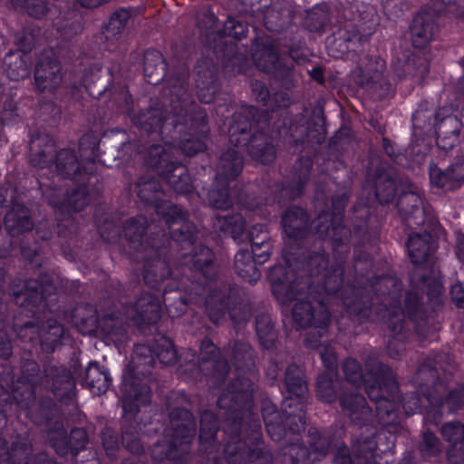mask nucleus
<instances>
[{
    "mask_svg": "<svg viewBox=\"0 0 464 464\" xmlns=\"http://www.w3.org/2000/svg\"><path fill=\"white\" fill-rule=\"evenodd\" d=\"M81 368L78 361L70 368L52 361L44 363L43 372L44 382L50 391L61 402L69 404L76 394V381L73 373Z\"/></svg>",
    "mask_w": 464,
    "mask_h": 464,
    "instance_id": "nucleus-22",
    "label": "nucleus"
},
{
    "mask_svg": "<svg viewBox=\"0 0 464 464\" xmlns=\"http://www.w3.org/2000/svg\"><path fill=\"white\" fill-rule=\"evenodd\" d=\"M429 177L431 187L445 191H453L464 184V159L450 164L446 169H441L434 162L429 167Z\"/></svg>",
    "mask_w": 464,
    "mask_h": 464,
    "instance_id": "nucleus-33",
    "label": "nucleus"
},
{
    "mask_svg": "<svg viewBox=\"0 0 464 464\" xmlns=\"http://www.w3.org/2000/svg\"><path fill=\"white\" fill-rule=\"evenodd\" d=\"M136 15L135 9L131 6L119 7L110 15L104 25L105 33L113 37L121 35L126 30L129 22Z\"/></svg>",
    "mask_w": 464,
    "mask_h": 464,
    "instance_id": "nucleus-58",
    "label": "nucleus"
},
{
    "mask_svg": "<svg viewBox=\"0 0 464 464\" xmlns=\"http://www.w3.org/2000/svg\"><path fill=\"white\" fill-rule=\"evenodd\" d=\"M281 453L285 464H310L312 454L304 441L298 439L283 446Z\"/></svg>",
    "mask_w": 464,
    "mask_h": 464,
    "instance_id": "nucleus-59",
    "label": "nucleus"
},
{
    "mask_svg": "<svg viewBox=\"0 0 464 464\" xmlns=\"http://www.w3.org/2000/svg\"><path fill=\"white\" fill-rule=\"evenodd\" d=\"M440 433L450 444L447 452L449 464H464V424L458 420L445 422Z\"/></svg>",
    "mask_w": 464,
    "mask_h": 464,
    "instance_id": "nucleus-39",
    "label": "nucleus"
},
{
    "mask_svg": "<svg viewBox=\"0 0 464 464\" xmlns=\"http://www.w3.org/2000/svg\"><path fill=\"white\" fill-rule=\"evenodd\" d=\"M339 400L343 412L353 424L358 425L360 429L370 425L372 410L362 394L353 392L343 394Z\"/></svg>",
    "mask_w": 464,
    "mask_h": 464,
    "instance_id": "nucleus-42",
    "label": "nucleus"
},
{
    "mask_svg": "<svg viewBox=\"0 0 464 464\" xmlns=\"http://www.w3.org/2000/svg\"><path fill=\"white\" fill-rule=\"evenodd\" d=\"M264 26L274 34H281L293 24L295 12L286 0H277L260 12Z\"/></svg>",
    "mask_w": 464,
    "mask_h": 464,
    "instance_id": "nucleus-34",
    "label": "nucleus"
},
{
    "mask_svg": "<svg viewBox=\"0 0 464 464\" xmlns=\"http://www.w3.org/2000/svg\"><path fill=\"white\" fill-rule=\"evenodd\" d=\"M436 144L444 151H449L464 139V104L461 108V118L455 114H444L437 111L434 116Z\"/></svg>",
    "mask_w": 464,
    "mask_h": 464,
    "instance_id": "nucleus-27",
    "label": "nucleus"
},
{
    "mask_svg": "<svg viewBox=\"0 0 464 464\" xmlns=\"http://www.w3.org/2000/svg\"><path fill=\"white\" fill-rule=\"evenodd\" d=\"M123 423L121 425V443L132 454L140 455L144 451L140 438V425L135 420L138 412L126 411L123 408Z\"/></svg>",
    "mask_w": 464,
    "mask_h": 464,
    "instance_id": "nucleus-47",
    "label": "nucleus"
},
{
    "mask_svg": "<svg viewBox=\"0 0 464 464\" xmlns=\"http://www.w3.org/2000/svg\"><path fill=\"white\" fill-rule=\"evenodd\" d=\"M437 28L435 20L428 13L417 14L410 26L412 46L420 50L425 48L433 38Z\"/></svg>",
    "mask_w": 464,
    "mask_h": 464,
    "instance_id": "nucleus-44",
    "label": "nucleus"
},
{
    "mask_svg": "<svg viewBox=\"0 0 464 464\" xmlns=\"http://www.w3.org/2000/svg\"><path fill=\"white\" fill-rule=\"evenodd\" d=\"M104 34L93 36L92 41L72 61L74 82L82 85L89 96L100 99L106 95V107L118 114H124L141 132L140 138L130 143L131 153L139 156L145 167L156 172L177 193L193 191V180L186 165L174 160V150L192 157L207 150L209 135L208 117L188 91V69L183 64L170 72L163 54L149 48L143 54V73L151 85L165 83L162 103L164 111L150 108L134 114V102L126 85L113 82L95 92L93 85L100 79L102 65L97 61L107 50Z\"/></svg>",
    "mask_w": 464,
    "mask_h": 464,
    "instance_id": "nucleus-1",
    "label": "nucleus"
},
{
    "mask_svg": "<svg viewBox=\"0 0 464 464\" xmlns=\"http://www.w3.org/2000/svg\"><path fill=\"white\" fill-rule=\"evenodd\" d=\"M225 353L234 364L237 376L227 384L218 399L219 409H238L248 406L257 381L256 353L251 344L241 339L231 340Z\"/></svg>",
    "mask_w": 464,
    "mask_h": 464,
    "instance_id": "nucleus-11",
    "label": "nucleus"
},
{
    "mask_svg": "<svg viewBox=\"0 0 464 464\" xmlns=\"http://www.w3.org/2000/svg\"><path fill=\"white\" fill-rule=\"evenodd\" d=\"M256 330L261 345L266 349L271 348L276 341V333L268 314L263 313L256 316Z\"/></svg>",
    "mask_w": 464,
    "mask_h": 464,
    "instance_id": "nucleus-64",
    "label": "nucleus"
},
{
    "mask_svg": "<svg viewBox=\"0 0 464 464\" xmlns=\"http://www.w3.org/2000/svg\"><path fill=\"white\" fill-rule=\"evenodd\" d=\"M258 183H247L241 187H235L230 191V182H219L215 179L214 186L208 193L210 205L217 209L227 210L234 205L241 208L262 213L263 204H271L280 199V193L266 191V195H259Z\"/></svg>",
    "mask_w": 464,
    "mask_h": 464,
    "instance_id": "nucleus-17",
    "label": "nucleus"
},
{
    "mask_svg": "<svg viewBox=\"0 0 464 464\" xmlns=\"http://www.w3.org/2000/svg\"><path fill=\"white\" fill-rule=\"evenodd\" d=\"M121 313L115 304L101 307L98 333L111 337H121L126 333L129 311Z\"/></svg>",
    "mask_w": 464,
    "mask_h": 464,
    "instance_id": "nucleus-41",
    "label": "nucleus"
},
{
    "mask_svg": "<svg viewBox=\"0 0 464 464\" xmlns=\"http://www.w3.org/2000/svg\"><path fill=\"white\" fill-rule=\"evenodd\" d=\"M100 312L90 304H80L72 312V321L82 334H98Z\"/></svg>",
    "mask_w": 464,
    "mask_h": 464,
    "instance_id": "nucleus-50",
    "label": "nucleus"
},
{
    "mask_svg": "<svg viewBox=\"0 0 464 464\" xmlns=\"http://www.w3.org/2000/svg\"><path fill=\"white\" fill-rule=\"evenodd\" d=\"M197 95L200 102H215L219 94L220 83L217 69L205 61H198L194 68Z\"/></svg>",
    "mask_w": 464,
    "mask_h": 464,
    "instance_id": "nucleus-31",
    "label": "nucleus"
},
{
    "mask_svg": "<svg viewBox=\"0 0 464 464\" xmlns=\"http://www.w3.org/2000/svg\"><path fill=\"white\" fill-rule=\"evenodd\" d=\"M84 383L95 395L105 393L111 385L109 371L97 362H91L85 370Z\"/></svg>",
    "mask_w": 464,
    "mask_h": 464,
    "instance_id": "nucleus-52",
    "label": "nucleus"
},
{
    "mask_svg": "<svg viewBox=\"0 0 464 464\" xmlns=\"http://www.w3.org/2000/svg\"><path fill=\"white\" fill-rule=\"evenodd\" d=\"M404 188L402 180L395 170L377 169L374 179V195L382 205L393 202L398 192Z\"/></svg>",
    "mask_w": 464,
    "mask_h": 464,
    "instance_id": "nucleus-36",
    "label": "nucleus"
},
{
    "mask_svg": "<svg viewBox=\"0 0 464 464\" xmlns=\"http://www.w3.org/2000/svg\"><path fill=\"white\" fill-rule=\"evenodd\" d=\"M134 191L145 207L153 208L162 219L169 234L176 241L191 242L195 237L197 226L188 218V213L181 207L166 199L160 181L150 176L142 175L134 183Z\"/></svg>",
    "mask_w": 464,
    "mask_h": 464,
    "instance_id": "nucleus-12",
    "label": "nucleus"
},
{
    "mask_svg": "<svg viewBox=\"0 0 464 464\" xmlns=\"http://www.w3.org/2000/svg\"><path fill=\"white\" fill-rule=\"evenodd\" d=\"M261 412L269 437L275 441H280L285 435V415L270 401L262 402Z\"/></svg>",
    "mask_w": 464,
    "mask_h": 464,
    "instance_id": "nucleus-48",
    "label": "nucleus"
},
{
    "mask_svg": "<svg viewBox=\"0 0 464 464\" xmlns=\"http://www.w3.org/2000/svg\"><path fill=\"white\" fill-rule=\"evenodd\" d=\"M343 304L352 320L362 323L373 314L377 320H384L393 337L387 349L391 357L397 358L393 351L396 335L405 327V316L415 322L418 329L429 317V309L420 301L419 292H343Z\"/></svg>",
    "mask_w": 464,
    "mask_h": 464,
    "instance_id": "nucleus-7",
    "label": "nucleus"
},
{
    "mask_svg": "<svg viewBox=\"0 0 464 464\" xmlns=\"http://www.w3.org/2000/svg\"><path fill=\"white\" fill-rule=\"evenodd\" d=\"M129 311L130 319L141 327L144 324H155L161 317L160 299L151 292H143L134 306H124Z\"/></svg>",
    "mask_w": 464,
    "mask_h": 464,
    "instance_id": "nucleus-32",
    "label": "nucleus"
},
{
    "mask_svg": "<svg viewBox=\"0 0 464 464\" xmlns=\"http://www.w3.org/2000/svg\"><path fill=\"white\" fill-rule=\"evenodd\" d=\"M257 265L247 249H240L235 255L234 267L237 276L251 285L257 282L261 276Z\"/></svg>",
    "mask_w": 464,
    "mask_h": 464,
    "instance_id": "nucleus-55",
    "label": "nucleus"
},
{
    "mask_svg": "<svg viewBox=\"0 0 464 464\" xmlns=\"http://www.w3.org/2000/svg\"><path fill=\"white\" fill-rule=\"evenodd\" d=\"M191 242L172 241L168 256L170 274L159 282L157 290H240L230 268L218 264L212 248Z\"/></svg>",
    "mask_w": 464,
    "mask_h": 464,
    "instance_id": "nucleus-5",
    "label": "nucleus"
},
{
    "mask_svg": "<svg viewBox=\"0 0 464 464\" xmlns=\"http://www.w3.org/2000/svg\"><path fill=\"white\" fill-rule=\"evenodd\" d=\"M31 449L26 441L16 440L11 447L0 437V464H28Z\"/></svg>",
    "mask_w": 464,
    "mask_h": 464,
    "instance_id": "nucleus-54",
    "label": "nucleus"
},
{
    "mask_svg": "<svg viewBox=\"0 0 464 464\" xmlns=\"http://www.w3.org/2000/svg\"><path fill=\"white\" fill-rule=\"evenodd\" d=\"M246 406H240L238 409H223V416L227 419V425L224 433L228 436V440L224 445V456L228 463L246 464L251 459V451L254 440L251 436V423L249 430L245 429L246 419L252 416L242 410Z\"/></svg>",
    "mask_w": 464,
    "mask_h": 464,
    "instance_id": "nucleus-19",
    "label": "nucleus"
},
{
    "mask_svg": "<svg viewBox=\"0 0 464 464\" xmlns=\"http://www.w3.org/2000/svg\"><path fill=\"white\" fill-rule=\"evenodd\" d=\"M6 231L12 237L23 235L19 242V261L24 271L13 281L11 290H58L54 285L57 276L43 268L46 260L45 242L54 235L65 237L64 227L61 223L51 227L40 223L34 227L31 209L24 204H14L4 218Z\"/></svg>",
    "mask_w": 464,
    "mask_h": 464,
    "instance_id": "nucleus-4",
    "label": "nucleus"
},
{
    "mask_svg": "<svg viewBox=\"0 0 464 464\" xmlns=\"http://www.w3.org/2000/svg\"><path fill=\"white\" fill-rule=\"evenodd\" d=\"M313 166L314 160L312 157L301 156L295 163L293 177L286 186L281 184L277 187H272L269 185H264L263 182L258 183L260 185V189L258 191L259 195H266V191L269 190L278 192L281 196L278 201L271 204H263L262 209L276 204L281 205L284 198V192L291 200L300 198L304 194L305 186L310 180Z\"/></svg>",
    "mask_w": 464,
    "mask_h": 464,
    "instance_id": "nucleus-23",
    "label": "nucleus"
},
{
    "mask_svg": "<svg viewBox=\"0 0 464 464\" xmlns=\"http://www.w3.org/2000/svg\"><path fill=\"white\" fill-rule=\"evenodd\" d=\"M366 435L362 433L353 441L352 451L343 444V447L338 449V452L334 454L335 464H365L374 460V452L377 450L375 440L376 429L372 425L363 426Z\"/></svg>",
    "mask_w": 464,
    "mask_h": 464,
    "instance_id": "nucleus-26",
    "label": "nucleus"
},
{
    "mask_svg": "<svg viewBox=\"0 0 464 464\" xmlns=\"http://www.w3.org/2000/svg\"><path fill=\"white\" fill-rule=\"evenodd\" d=\"M343 381L334 370H327L318 376L316 383L317 396L325 402L336 400L338 392L342 389Z\"/></svg>",
    "mask_w": 464,
    "mask_h": 464,
    "instance_id": "nucleus-56",
    "label": "nucleus"
},
{
    "mask_svg": "<svg viewBox=\"0 0 464 464\" xmlns=\"http://www.w3.org/2000/svg\"><path fill=\"white\" fill-rule=\"evenodd\" d=\"M365 367L369 374L381 378L386 388L388 398L377 401L375 406L380 424L384 427L396 426L399 423L398 403L401 401V395L392 370L374 356L365 359Z\"/></svg>",
    "mask_w": 464,
    "mask_h": 464,
    "instance_id": "nucleus-20",
    "label": "nucleus"
},
{
    "mask_svg": "<svg viewBox=\"0 0 464 464\" xmlns=\"http://www.w3.org/2000/svg\"><path fill=\"white\" fill-rule=\"evenodd\" d=\"M13 5L21 7L27 14L35 19L47 18L52 21L57 38L70 45L72 38L83 29L82 18L73 9L62 13L48 0H11Z\"/></svg>",
    "mask_w": 464,
    "mask_h": 464,
    "instance_id": "nucleus-18",
    "label": "nucleus"
},
{
    "mask_svg": "<svg viewBox=\"0 0 464 464\" xmlns=\"http://www.w3.org/2000/svg\"><path fill=\"white\" fill-rule=\"evenodd\" d=\"M49 205L63 214L71 215L81 212L88 205L87 187L78 185L67 189L62 198L52 195L49 198Z\"/></svg>",
    "mask_w": 464,
    "mask_h": 464,
    "instance_id": "nucleus-40",
    "label": "nucleus"
},
{
    "mask_svg": "<svg viewBox=\"0 0 464 464\" xmlns=\"http://www.w3.org/2000/svg\"><path fill=\"white\" fill-rule=\"evenodd\" d=\"M46 438L50 446L59 456H65L69 450L67 431L64 428L63 421L55 422L45 430Z\"/></svg>",
    "mask_w": 464,
    "mask_h": 464,
    "instance_id": "nucleus-62",
    "label": "nucleus"
},
{
    "mask_svg": "<svg viewBox=\"0 0 464 464\" xmlns=\"http://www.w3.org/2000/svg\"><path fill=\"white\" fill-rule=\"evenodd\" d=\"M198 369L209 378L212 386L218 387L226 380L230 366L226 359L220 358L219 351L210 339H204L200 344Z\"/></svg>",
    "mask_w": 464,
    "mask_h": 464,
    "instance_id": "nucleus-28",
    "label": "nucleus"
},
{
    "mask_svg": "<svg viewBox=\"0 0 464 464\" xmlns=\"http://www.w3.org/2000/svg\"><path fill=\"white\" fill-rule=\"evenodd\" d=\"M285 385L287 392L298 398L307 392V384L302 369L296 364H290L285 372Z\"/></svg>",
    "mask_w": 464,
    "mask_h": 464,
    "instance_id": "nucleus-61",
    "label": "nucleus"
},
{
    "mask_svg": "<svg viewBox=\"0 0 464 464\" xmlns=\"http://www.w3.org/2000/svg\"><path fill=\"white\" fill-rule=\"evenodd\" d=\"M283 306L292 307V317L299 328L319 329L321 337L331 322V313L321 296L322 292H272Z\"/></svg>",
    "mask_w": 464,
    "mask_h": 464,
    "instance_id": "nucleus-16",
    "label": "nucleus"
},
{
    "mask_svg": "<svg viewBox=\"0 0 464 464\" xmlns=\"http://www.w3.org/2000/svg\"><path fill=\"white\" fill-rule=\"evenodd\" d=\"M406 249L411 262L417 266L427 262L437 246L430 233H411L408 237Z\"/></svg>",
    "mask_w": 464,
    "mask_h": 464,
    "instance_id": "nucleus-45",
    "label": "nucleus"
},
{
    "mask_svg": "<svg viewBox=\"0 0 464 464\" xmlns=\"http://www.w3.org/2000/svg\"><path fill=\"white\" fill-rule=\"evenodd\" d=\"M199 450L209 458L218 450L221 443L217 438L219 430L217 416L210 411H204L199 420Z\"/></svg>",
    "mask_w": 464,
    "mask_h": 464,
    "instance_id": "nucleus-43",
    "label": "nucleus"
},
{
    "mask_svg": "<svg viewBox=\"0 0 464 464\" xmlns=\"http://www.w3.org/2000/svg\"><path fill=\"white\" fill-rule=\"evenodd\" d=\"M245 166L243 154L232 148L224 150L218 160L215 169V179L225 183L237 179Z\"/></svg>",
    "mask_w": 464,
    "mask_h": 464,
    "instance_id": "nucleus-37",
    "label": "nucleus"
},
{
    "mask_svg": "<svg viewBox=\"0 0 464 464\" xmlns=\"http://www.w3.org/2000/svg\"><path fill=\"white\" fill-rule=\"evenodd\" d=\"M214 226L224 236L232 237L234 240L241 241L246 234V222L240 213H233L227 215H218L216 217Z\"/></svg>",
    "mask_w": 464,
    "mask_h": 464,
    "instance_id": "nucleus-53",
    "label": "nucleus"
},
{
    "mask_svg": "<svg viewBox=\"0 0 464 464\" xmlns=\"http://www.w3.org/2000/svg\"><path fill=\"white\" fill-rule=\"evenodd\" d=\"M306 443L312 455L313 461H321L331 452H338V449L343 447V443L335 440V438L326 430H321L317 428H309L306 435Z\"/></svg>",
    "mask_w": 464,
    "mask_h": 464,
    "instance_id": "nucleus-38",
    "label": "nucleus"
},
{
    "mask_svg": "<svg viewBox=\"0 0 464 464\" xmlns=\"http://www.w3.org/2000/svg\"><path fill=\"white\" fill-rule=\"evenodd\" d=\"M304 45L302 40L291 37L278 45L269 44L255 62L260 71L269 74L271 80L284 90L271 93L264 82L255 80L251 82L252 95L256 102L272 112L280 111L278 115L283 118L280 127L290 136L295 152L299 153L309 146H321L326 139L323 111L315 118L307 117L304 111L289 115L292 99L287 92L295 89L298 82L294 63L301 65L309 61Z\"/></svg>",
    "mask_w": 464,
    "mask_h": 464,
    "instance_id": "nucleus-3",
    "label": "nucleus"
},
{
    "mask_svg": "<svg viewBox=\"0 0 464 464\" xmlns=\"http://www.w3.org/2000/svg\"><path fill=\"white\" fill-rule=\"evenodd\" d=\"M350 192L343 191L332 198V208L315 220V233L322 238L329 237L334 262L344 266L354 239L352 266L349 275L362 290H404L401 280L386 262L376 261L373 254L379 249L381 222L372 215L364 203L353 207V229L346 226L344 212Z\"/></svg>",
    "mask_w": 464,
    "mask_h": 464,
    "instance_id": "nucleus-2",
    "label": "nucleus"
},
{
    "mask_svg": "<svg viewBox=\"0 0 464 464\" xmlns=\"http://www.w3.org/2000/svg\"><path fill=\"white\" fill-rule=\"evenodd\" d=\"M281 226L286 237L294 243L287 247H292L294 251L306 249L303 243L310 230V216L304 208L299 206L288 207L282 215Z\"/></svg>",
    "mask_w": 464,
    "mask_h": 464,
    "instance_id": "nucleus-29",
    "label": "nucleus"
},
{
    "mask_svg": "<svg viewBox=\"0 0 464 464\" xmlns=\"http://www.w3.org/2000/svg\"><path fill=\"white\" fill-rule=\"evenodd\" d=\"M441 366L436 358L425 359L418 367L414 375V382L420 388L427 387V393L430 397V388L435 387L438 383L444 381L440 371Z\"/></svg>",
    "mask_w": 464,
    "mask_h": 464,
    "instance_id": "nucleus-51",
    "label": "nucleus"
},
{
    "mask_svg": "<svg viewBox=\"0 0 464 464\" xmlns=\"http://www.w3.org/2000/svg\"><path fill=\"white\" fill-rule=\"evenodd\" d=\"M397 210L402 222L409 227H420L425 223V211L421 197L412 184H407L398 194Z\"/></svg>",
    "mask_w": 464,
    "mask_h": 464,
    "instance_id": "nucleus-30",
    "label": "nucleus"
},
{
    "mask_svg": "<svg viewBox=\"0 0 464 464\" xmlns=\"http://www.w3.org/2000/svg\"><path fill=\"white\" fill-rule=\"evenodd\" d=\"M44 382L39 364L33 359L23 358L21 373L13 388V398L21 408H30L35 400V389Z\"/></svg>",
    "mask_w": 464,
    "mask_h": 464,
    "instance_id": "nucleus-24",
    "label": "nucleus"
},
{
    "mask_svg": "<svg viewBox=\"0 0 464 464\" xmlns=\"http://www.w3.org/2000/svg\"><path fill=\"white\" fill-rule=\"evenodd\" d=\"M63 79L62 65L53 57H43L34 69V84L40 92H53Z\"/></svg>",
    "mask_w": 464,
    "mask_h": 464,
    "instance_id": "nucleus-35",
    "label": "nucleus"
},
{
    "mask_svg": "<svg viewBox=\"0 0 464 464\" xmlns=\"http://www.w3.org/2000/svg\"><path fill=\"white\" fill-rule=\"evenodd\" d=\"M392 68L400 80L409 78L413 83L421 84L430 72V62L423 55L407 48L395 52Z\"/></svg>",
    "mask_w": 464,
    "mask_h": 464,
    "instance_id": "nucleus-25",
    "label": "nucleus"
},
{
    "mask_svg": "<svg viewBox=\"0 0 464 464\" xmlns=\"http://www.w3.org/2000/svg\"><path fill=\"white\" fill-rule=\"evenodd\" d=\"M330 23V14L325 5L313 6L307 12L304 21L305 28L314 33H324Z\"/></svg>",
    "mask_w": 464,
    "mask_h": 464,
    "instance_id": "nucleus-60",
    "label": "nucleus"
},
{
    "mask_svg": "<svg viewBox=\"0 0 464 464\" xmlns=\"http://www.w3.org/2000/svg\"><path fill=\"white\" fill-rule=\"evenodd\" d=\"M368 40V36L353 25L334 34L328 46L330 55L335 59L352 60L357 63L353 81L362 88H372L381 80L385 69V62L380 56H362L363 46Z\"/></svg>",
    "mask_w": 464,
    "mask_h": 464,
    "instance_id": "nucleus-9",
    "label": "nucleus"
},
{
    "mask_svg": "<svg viewBox=\"0 0 464 464\" xmlns=\"http://www.w3.org/2000/svg\"><path fill=\"white\" fill-rule=\"evenodd\" d=\"M210 320L217 324L226 312L236 324L246 322L252 315L248 297L241 292H210L205 301Z\"/></svg>",
    "mask_w": 464,
    "mask_h": 464,
    "instance_id": "nucleus-21",
    "label": "nucleus"
},
{
    "mask_svg": "<svg viewBox=\"0 0 464 464\" xmlns=\"http://www.w3.org/2000/svg\"><path fill=\"white\" fill-rule=\"evenodd\" d=\"M147 230L146 217L137 216L126 220L122 234L137 251L150 254L145 259L142 277L150 290H157L159 282L170 274L168 254L172 241L164 228L154 227L149 234Z\"/></svg>",
    "mask_w": 464,
    "mask_h": 464,
    "instance_id": "nucleus-8",
    "label": "nucleus"
},
{
    "mask_svg": "<svg viewBox=\"0 0 464 464\" xmlns=\"http://www.w3.org/2000/svg\"><path fill=\"white\" fill-rule=\"evenodd\" d=\"M5 87L0 95V103L3 102V110L1 111V121L5 125H14L26 117V112L24 108L21 107V102L15 100V94L10 91L5 93Z\"/></svg>",
    "mask_w": 464,
    "mask_h": 464,
    "instance_id": "nucleus-57",
    "label": "nucleus"
},
{
    "mask_svg": "<svg viewBox=\"0 0 464 464\" xmlns=\"http://www.w3.org/2000/svg\"><path fill=\"white\" fill-rule=\"evenodd\" d=\"M3 64L7 78L13 82H18L30 75L32 57L29 53L10 50L5 55Z\"/></svg>",
    "mask_w": 464,
    "mask_h": 464,
    "instance_id": "nucleus-46",
    "label": "nucleus"
},
{
    "mask_svg": "<svg viewBox=\"0 0 464 464\" xmlns=\"http://www.w3.org/2000/svg\"><path fill=\"white\" fill-rule=\"evenodd\" d=\"M29 152L32 165L44 169L54 163L57 172L64 179L82 181L94 172L93 160L79 161L75 150L69 148L56 151L54 140L46 132L31 134Z\"/></svg>",
    "mask_w": 464,
    "mask_h": 464,
    "instance_id": "nucleus-14",
    "label": "nucleus"
},
{
    "mask_svg": "<svg viewBox=\"0 0 464 464\" xmlns=\"http://www.w3.org/2000/svg\"><path fill=\"white\" fill-rule=\"evenodd\" d=\"M251 421V436L254 440L253 448L251 451V462H256V464H272L273 455L270 451L261 447L260 442V430L261 425L258 420L252 418Z\"/></svg>",
    "mask_w": 464,
    "mask_h": 464,
    "instance_id": "nucleus-63",
    "label": "nucleus"
},
{
    "mask_svg": "<svg viewBox=\"0 0 464 464\" xmlns=\"http://www.w3.org/2000/svg\"><path fill=\"white\" fill-rule=\"evenodd\" d=\"M29 417L35 425L44 426L46 429L63 420L57 405L50 397L41 399L32 407Z\"/></svg>",
    "mask_w": 464,
    "mask_h": 464,
    "instance_id": "nucleus-49",
    "label": "nucleus"
},
{
    "mask_svg": "<svg viewBox=\"0 0 464 464\" xmlns=\"http://www.w3.org/2000/svg\"><path fill=\"white\" fill-rule=\"evenodd\" d=\"M260 118L258 108L243 106L232 114L228 140L235 147L245 149L252 160L267 165L276 160V150L272 135L260 126Z\"/></svg>",
    "mask_w": 464,
    "mask_h": 464,
    "instance_id": "nucleus-10",
    "label": "nucleus"
},
{
    "mask_svg": "<svg viewBox=\"0 0 464 464\" xmlns=\"http://www.w3.org/2000/svg\"><path fill=\"white\" fill-rule=\"evenodd\" d=\"M154 363L155 357L151 347L145 344L135 346L121 385V403L126 411L139 412L141 405L150 402L148 376L151 373Z\"/></svg>",
    "mask_w": 464,
    "mask_h": 464,
    "instance_id": "nucleus-15",
    "label": "nucleus"
},
{
    "mask_svg": "<svg viewBox=\"0 0 464 464\" xmlns=\"http://www.w3.org/2000/svg\"><path fill=\"white\" fill-rule=\"evenodd\" d=\"M169 428L150 450L154 464H190V444L196 435L193 414L184 408H169Z\"/></svg>",
    "mask_w": 464,
    "mask_h": 464,
    "instance_id": "nucleus-13",
    "label": "nucleus"
},
{
    "mask_svg": "<svg viewBox=\"0 0 464 464\" xmlns=\"http://www.w3.org/2000/svg\"><path fill=\"white\" fill-rule=\"evenodd\" d=\"M314 248L297 251L285 248V265H276L267 274L272 290L278 286L284 287L282 290H314L315 282L322 285L321 290H362L353 283V276L346 278L343 266L334 262L329 267V255L322 242Z\"/></svg>",
    "mask_w": 464,
    "mask_h": 464,
    "instance_id": "nucleus-6",
    "label": "nucleus"
}]
</instances>
